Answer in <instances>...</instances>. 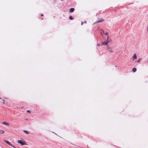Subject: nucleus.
<instances>
[{"label":"nucleus","mask_w":148,"mask_h":148,"mask_svg":"<svg viewBox=\"0 0 148 148\" xmlns=\"http://www.w3.org/2000/svg\"><path fill=\"white\" fill-rule=\"evenodd\" d=\"M83 22H81V25H83Z\"/></svg>","instance_id":"18"},{"label":"nucleus","mask_w":148,"mask_h":148,"mask_svg":"<svg viewBox=\"0 0 148 148\" xmlns=\"http://www.w3.org/2000/svg\"><path fill=\"white\" fill-rule=\"evenodd\" d=\"M41 16H43V14H41Z\"/></svg>","instance_id":"19"},{"label":"nucleus","mask_w":148,"mask_h":148,"mask_svg":"<svg viewBox=\"0 0 148 148\" xmlns=\"http://www.w3.org/2000/svg\"><path fill=\"white\" fill-rule=\"evenodd\" d=\"M23 132L27 134H29V132L27 131L24 130L23 131Z\"/></svg>","instance_id":"11"},{"label":"nucleus","mask_w":148,"mask_h":148,"mask_svg":"<svg viewBox=\"0 0 148 148\" xmlns=\"http://www.w3.org/2000/svg\"><path fill=\"white\" fill-rule=\"evenodd\" d=\"M27 112H30V111L29 110H27Z\"/></svg>","instance_id":"16"},{"label":"nucleus","mask_w":148,"mask_h":148,"mask_svg":"<svg viewBox=\"0 0 148 148\" xmlns=\"http://www.w3.org/2000/svg\"><path fill=\"white\" fill-rule=\"evenodd\" d=\"M26 120H27V119H25Z\"/></svg>","instance_id":"23"},{"label":"nucleus","mask_w":148,"mask_h":148,"mask_svg":"<svg viewBox=\"0 0 148 148\" xmlns=\"http://www.w3.org/2000/svg\"><path fill=\"white\" fill-rule=\"evenodd\" d=\"M104 21V19H101L100 20L97 21L95 23H94V24H95L96 23H99L102 22Z\"/></svg>","instance_id":"5"},{"label":"nucleus","mask_w":148,"mask_h":148,"mask_svg":"<svg viewBox=\"0 0 148 148\" xmlns=\"http://www.w3.org/2000/svg\"><path fill=\"white\" fill-rule=\"evenodd\" d=\"M0 99H1V98L0 97Z\"/></svg>","instance_id":"24"},{"label":"nucleus","mask_w":148,"mask_h":148,"mask_svg":"<svg viewBox=\"0 0 148 148\" xmlns=\"http://www.w3.org/2000/svg\"><path fill=\"white\" fill-rule=\"evenodd\" d=\"M147 31L148 32V25L147 26Z\"/></svg>","instance_id":"17"},{"label":"nucleus","mask_w":148,"mask_h":148,"mask_svg":"<svg viewBox=\"0 0 148 148\" xmlns=\"http://www.w3.org/2000/svg\"><path fill=\"white\" fill-rule=\"evenodd\" d=\"M69 18L70 19V20H72L73 19V18L71 16H70L69 17Z\"/></svg>","instance_id":"12"},{"label":"nucleus","mask_w":148,"mask_h":148,"mask_svg":"<svg viewBox=\"0 0 148 148\" xmlns=\"http://www.w3.org/2000/svg\"><path fill=\"white\" fill-rule=\"evenodd\" d=\"M74 10V9L73 8H71L70 9V12H73Z\"/></svg>","instance_id":"8"},{"label":"nucleus","mask_w":148,"mask_h":148,"mask_svg":"<svg viewBox=\"0 0 148 148\" xmlns=\"http://www.w3.org/2000/svg\"><path fill=\"white\" fill-rule=\"evenodd\" d=\"M136 70H137L135 68H133L132 69V71L134 72H136Z\"/></svg>","instance_id":"9"},{"label":"nucleus","mask_w":148,"mask_h":148,"mask_svg":"<svg viewBox=\"0 0 148 148\" xmlns=\"http://www.w3.org/2000/svg\"><path fill=\"white\" fill-rule=\"evenodd\" d=\"M4 133V131L1 130H0V133L1 134H3Z\"/></svg>","instance_id":"10"},{"label":"nucleus","mask_w":148,"mask_h":148,"mask_svg":"<svg viewBox=\"0 0 148 148\" xmlns=\"http://www.w3.org/2000/svg\"><path fill=\"white\" fill-rule=\"evenodd\" d=\"M5 142L7 144H8V145H9L10 146H11L12 147H14V146L11 143L9 142V141H6V140H5Z\"/></svg>","instance_id":"4"},{"label":"nucleus","mask_w":148,"mask_h":148,"mask_svg":"<svg viewBox=\"0 0 148 148\" xmlns=\"http://www.w3.org/2000/svg\"><path fill=\"white\" fill-rule=\"evenodd\" d=\"M105 34L106 35H108V32H106L105 33Z\"/></svg>","instance_id":"15"},{"label":"nucleus","mask_w":148,"mask_h":148,"mask_svg":"<svg viewBox=\"0 0 148 148\" xmlns=\"http://www.w3.org/2000/svg\"><path fill=\"white\" fill-rule=\"evenodd\" d=\"M147 62L148 63V59L147 60Z\"/></svg>","instance_id":"20"},{"label":"nucleus","mask_w":148,"mask_h":148,"mask_svg":"<svg viewBox=\"0 0 148 148\" xmlns=\"http://www.w3.org/2000/svg\"><path fill=\"white\" fill-rule=\"evenodd\" d=\"M18 143L22 145H23L25 144V143L23 141H22L19 140H18Z\"/></svg>","instance_id":"2"},{"label":"nucleus","mask_w":148,"mask_h":148,"mask_svg":"<svg viewBox=\"0 0 148 148\" xmlns=\"http://www.w3.org/2000/svg\"><path fill=\"white\" fill-rule=\"evenodd\" d=\"M110 41L108 39V36L107 37V39L106 41H105L104 42H102V45H106L108 43L110 42Z\"/></svg>","instance_id":"1"},{"label":"nucleus","mask_w":148,"mask_h":148,"mask_svg":"<svg viewBox=\"0 0 148 148\" xmlns=\"http://www.w3.org/2000/svg\"><path fill=\"white\" fill-rule=\"evenodd\" d=\"M2 124L7 126H9V124L8 123L5 121L3 122L2 123Z\"/></svg>","instance_id":"7"},{"label":"nucleus","mask_w":148,"mask_h":148,"mask_svg":"<svg viewBox=\"0 0 148 148\" xmlns=\"http://www.w3.org/2000/svg\"><path fill=\"white\" fill-rule=\"evenodd\" d=\"M136 58H137V56H136V54L135 53L134 54L133 56L132 57L133 60H134V59H136Z\"/></svg>","instance_id":"6"},{"label":"nucleus","mask_w":148,"mask_h":148,"mask_svg":"<svg viewBox=\"0 0 148 148\" xmlns=\"http://www.w3.org/2000/svg\"><path fill=\"white\" fill-rule=\"evenodd\" d=\"M141 58H140L139 59H138L137 61V62H140V61L141 60Z\"/></svg>","instance_id":"13"},{"label":"nucleus","mask_w":148,"mask_h":148,"mask_svg":"<svg viewBox=\"0 0 148 148\" xmlns=\"http://www.w3.org/2000/svg\"><path fill=\"white\" fill-rule=\"evenodd\" d=\"M3 103H4V100H3Z\"/></svg>","instance_id":"22"},{"label":"nucleus","mask_w":148,"mask_h":148,"mask_svg":"<svg viewBox=\"0 0 148 148\" xmlns=\"http://www.w3.org/2000/svg\"><path fill=\"white\" fill-rule=\"evenodd\" d=\"M86 21H84V23H86Z\"/></svg>","instance_id":"21"},{"label":"nucleus","mask_w":148,"mask_h":148,"mask_svg":"<svg viewBox=\"0 0 148 148\" xmlns=\"http://www.w3.org/2000/svg\"><path fill=\"white\" fill-rule=\"evenodd\" d=\"M101 30H102V31L101 32V34H102V33H104V31L103 30H102L101 29Z\"/></svg>","instance_id":"14"},{"label":"nucleus","mask_w":148,"mask_h":148,"mask_svg":"<svg viewBox=\"0 0 148 148\" xmlns=\"http://www.w3.org/2000/svg\"><path fill=\"white\" fill-rule=\"evenodd\" d=\"M107 50L109 52H112L113 51L112 49L109 47L108 46L107 47Z\"/></svg>","instance_id":"3"}]
</instances>
